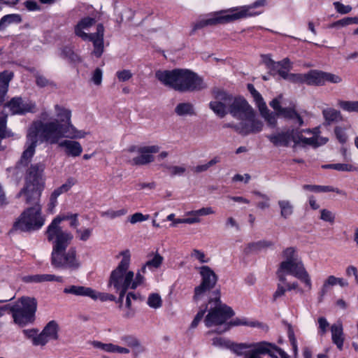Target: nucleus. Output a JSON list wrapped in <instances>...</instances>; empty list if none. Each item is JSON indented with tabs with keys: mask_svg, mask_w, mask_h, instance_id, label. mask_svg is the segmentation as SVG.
Instances as JSON below:
<instances>
[{
	"mask_svg": "<svg viewBox=\"0 0 358 358\" xmlns=\"http://www.w3.org/2000/svg\"><path fill=\"white\" fill-rule=\"evenodd\" d=\"M121 340L129 347L134 348L141 347L139 341L133 336H124L122 337Z\"/></svg>",
	"mask_w": 358,
	"mask_h": 358,
	"instance_id": "55",
	"label": "nucleus"
},
{
	"mask_svg": "<svg viewBox=\"0 0 358 358\" xmlns=\"http://www.w3.org/2000/svg\"><path fill=\"white\" fill-rule=\"evenodd\" d=\"M273 245V242L266 240L250 243L245 248V252L250 253L252 251H258L264 248L271 247Z\"/></svg>",
	"mask_w": 358,
	"mask_h": 358,
	"instance_id": "39",
	"label": "nucleus"
},
{
	"mask_svg": "<svg viewBox=\"0 0 358 358\" xmlns=\"http://www.w3.org/2000/svg\"><path fill=\"white\" fill-rule=\"evenodd\" d=\"M295 134L296 129H292L276 134L269 135L267 138L275 146L287 147L290 141L296 142L295 141Z\"/></svg>",
	"mask_w": 358,
	"mask_h": 358,
	"instance_id": "19",
	"label": "nucleus"
},
{
	"mask_svg": "<svg viewBox=\"0 0 358 358\" xmlns=\"http://www.w3.org/2000/svg\"><path fill=\"white\" fill-rule=\"evenodd\" d=\"M248 326L250 327H257L262 329L264 331H268V326L263 322L259 321H248L246 317H236L229 322L230 328L234 326Z\"/></svg>",
	"mask_w": 358,
	"mask_h": 358,
	"instance_id": "26",
	"label": "nucleus"
},
{
	"mask_svg": "<svg viewBox=\"0 0 358 358\" xmlns=\"http://www.w3.org/2000/svg\"><path fill=\"white\" fill-rule=\"evenodd\" d=\"M59 328L57 322L55 320L50 321L43 328L42 331L50 340H57L59 338Z\"/></svg>",
	"mask_w": 358,
	"mask_h": 358,
	"instance_id": "35",
	"label": "nucleus"
},
{
	"mask_svg": "<svg viewBox=\"0 0 358 358\" xmlns=\"http://www.w3.org/2000/svg\"><path fill=\"white\" fill-rule=\"evenodd\" d=\"M58 195L56 194V193H54L53 192L51 193L50 198H49V202L48 203V211L50 213H54L55 208L57 206V198Z\"/></svg>",
	"mask_w": 358,
	"mask_h": 358,
	"instance_id": "61",
	"label": "nucleus"
},
{
	"mask_svg": "<svg viewBox=\"0 0 358 358\" xmlns=\"http://www.w3.org/2000/svg\"><path fill=\"white\" fill-rule=\"evenodd\" d=\"M122 259L117 266L110 273L108 287H113L115 291L123 289H130V285L134 277V273L129 271L130 264V253L128 250L121 252Z\"/></svg>",
	"mask_w": 358,
	"mask_h": 358,
	"instance_id": "9",
	"label": "nucleus"
},
{
	"mask_svg": "<svg viewBox=\"0 0 358 358\" xmlns=\"http://www.w3.org/2000/svg\"><path fill=\"white\" fill-rule=\"evenodd\" d=\"M13 73L4 71L0 73V105L3 104L8 90L9 83L13 78Z\"/></svg>",
	"mask_w": 358,
	"mask_h": 358,
	"instance_id": "25",
	"label": "nucleus"
},
{
	"mask_svg": "<svg viewBox=\"0 0 358 358\" xmlns=\"http://www.w3.org/2000/svg\"><path fill=\"white\" fill-rule=\"evenodd\" d=\"M353 24H358V17H345L341 20L332 22L329 25V27L335 28L338 27H345Z\"/></svg>",
	"mask_w": 358,
	"mask_h": 358,
	"instance_id": "47",
	"label": "nucleus"
},
{
	"mask_svg": "<svg viewBox=\"0 0 358 358\" xmlns=\"http://www.w3.org/2000/svg\"><path fill=\"white\" fill-rule=\"evenodd\" d=\"M61 56L62 58L67 59L71 64L76 65L81 62L80 56L76 54L73 50L69 46L62 48Z\"/></svg>",
	"mask_w": 358,
	"mask_h": 358,
	"instance_id": "38",
	"label": "nucleus"
},
{
	"mask_svg": "<svg viewBox=\"0 0 358 358\" xmlns=\"http://www.w3.org/2000/svg\"><path fill=\"white\" fill-rule=\"evenodd\" d=\"M278 206L280 208V215L284 219H287L293 213V206L289 201L280 200Z\"/></svg>",
	"mask_w": 358,
	"mask_h": 358,
	"instance_id": "45",
	"label": "nucleus"
},
{
	"mask_svg": "<svg viewBox=\"0 0 358 358\" xmlns=\"http://www.w3.org/2000/svg\"><path fill=\"white\" fill-rule=\"evenodd\" d=\"M75 183L76 180L73 178H69L64 184L55 189L53 192L56 193L57 195L60 196L62 194L69 192Z\"/></svg>",
	"mask_w": 358,
	"mask_h": 358,
	"instance_id": "50",
	"label": "nucleus"
},
{
	"mask_svg": "<svg viewBox=\"0 0 358 358\" xmlns=\"http://www.w3.org/2000/svg\"><path fill=\"white\" fill-rule=\"evenodd\" d=\"M228 113L234 117L243 120L246 116H252L255 110L242 96L233 97L232 101L228 104Z\"/></svg>",
	"mask_w": 358,
	"mask_h": 358,
	"instance_id": "12",
	"label": "nucleus"
},
{
	"mask_svg": "<svg viewBox=\"0 0 358 358\" xmlns=\"http://www.w3.org/2000/svg\"><path fill=\"white\" fill-rule=\"evenodd\" d=\"M63 292L65 294H70L75 296L94 297L92 295L93 289L85 286L71 285L65 287Z\"/></svg>",
	"mask_w": 358,
	"mask_h": 358,
	"instance_id": "29",
	"label": "nucleus"
},
{
	"mask_svg": "<svg viewBox=\"0 0 358 358\" xmlns=\"http://www.w3.org/2000/svg\"><path fill=\"white\" fill-rule=\"evenodd\" d=\"M247 89L251 94L252 96L253 97L255 103H257L264 100L261 94L255 89V86L252 84L248 83L247 85Z\"/></svg>",
	"mask_w": 358,
	"mask_h": 358,
	"instance_id": "59",
	"label": "nucleus"
},
{
	"mask_svg": "<svg viewBox=\"0 0 358 358\" xmlns=\"http://www.w3.org/2000/svg\"><path fill=\"white\" fill-rule=\"evenodd\" d=\"M221 158L219 156H216L210 159L208 163L201 165H197L194 167V171L196 173H201L207 171L210 167L215 164L220 162Z\"/></svg>",
	"mask_w": 358,
	"mask_h": 358,
	"instance_id": "53",
	"label": "nucleus"
},
{
	"mask_svg": "<svg viewBox=\"0 0 358 358\" xmlns=\"http://www.w3.org/2000/svg\"><path fill=\"white\" fill-rule=\"evenodd\" d=\"M116 76L120 82H126L132 77V73L130 70L118 71L116 73Z\"/></svg>",
	"mask_w": 358,
	"mask_h": 358,
	"instance_id": "64",
	"label": "nucleus"
},
{
	"mask_svg": "<svg viewBox=\"0 0 358 358\" xmlns=\"http://www.w3.org/2000/svg\"><path fill=\"white\" fill-rule=\"evenodd\" d=\"M23 281L27 283L30 282H62V277L56 276L52 274H36L24 276L22 278Z\"/></svg>",
	"mask_w": 358,
	"mask_h": 358,
	"instance_id": "27",
	"label": "nucleus"
},
{
	"mask_svg": "<svg viewBox=\"0 0 358 358\" xmlns=\"http://www.w3.org/2000/svg\"><path fill=\"white\" fill-rule=\"evenodd\" d=\"M266 2V0H257L250 5L242 7L239 11L232 13L227 14L225 10L215 13L210 17L201 20L194 23L190 32V35L194 34L196 30L201 29L207 26L224 24L241 18L258 15L262 13V11H254L253 10L264 6Z\"/></svg>",
	"mask_w": 358,
	"mask_h": 358,
	"instance_id": "3",
	"label": "nucleus"
},
{
	"mask_svg": "<svg viewBox=\"0 0 358 358\" xmlns=\"http://www.w3.org/2000/svg\"><path fill=\"white\" fill-rule=\"evenodd\" d=\"M29 136L35 139L39 138L42 141L56 144L62 138H78L80 136L67 133L65 127L60 125L57 120L43 122L41 120L33 122L29 131Z\"/></svg>",
	"mask_w": 358,
	"mask_h": 358,
	"instance_id": "5",
	"label": "nucleus"
},
{
	"mask_svg": "<svg viewBox=\"0 0 358 358\" xmlns=\"http://www.w3.org/2000/svg\"><path fill=\"white\" fill-rule=\"evenodd\" d=\"M213 344L216 345H226L231 351H233L237 355H244L248 352L249 350H251L256 343H234L227 341L222 338H215L213 340Z\"/></svg>",
	"mask_w": 358,
	"mask_h": 358,
	"instance_id": "17",
	"label": "nucleus"
},
{
	"mask_svg": "<svg viewBox=\"0 0 358 358\" xmlns=\"http://www.w3.org/2000/svg\"><path fill=\"white\" fill-rule=\"evenodd\" d=\"M332 341L339 350H342L344 339L343 338V329L341 327L333 325L331 327Z\"/></svg>",
	"mask_w": 358,
	"mask_h": 358,
	"instance_id": "42",
	"label": "nucleus"
},
{
	"mask_svg": "<svg viewBox=\"0 0 358 358\" xmlns=\"http://www.w3.org/2000/svg\"><path fill=\"white\" fill-rule=\"evenodd\" d=\"M51 242L52 243V250L50 260L54 268L74 271L80 267L81 264L77 257L76 248L71 247L66 251L71 241L54 238Z\"/></svg>",
	"mask_w": 358,
	"mask_h": 358,
	"instance_id": "4",
	"label": "nucleus"
},
{
	"mask_svg": "<svg viewBox=\"0 0 358 358\" xmlns=\"http://www.w3.org/2000/svg\"><path fill=\"white\" fill-rule=\"evenodd\" d=\"M164 168L169 169L171 171V175L172 176H181L182 175L186 169L185 167L182 166H169L166 164L162 165Z\"/></svg>",
	"mask_w": 358,
	"mask_h": 358,
	"instance_id": "60",
	"label": "nucleus"
},
{
	"mask_svg": "<svg viewBox=\"0 0 358 358\" xmlns=\"http://www.w3.org/2000/svg\"><path fill=\"white\" fill-rule=\"evenodd\" d=\"M138 156L132 159L134 165H145L154 161L153 153H157L159 151L158 145L143 146L138 148Z\"/></svg>",
	"mask_w": 358,
	"mask_h": 358,
	"instance_id": "16",
	"label": "nucleus"
},
{
	"mask_svg": "<svg viewBox=\"0 0 358 358\" xmlns=\"http://www.w3.org/2000/svg\"><path fill=\"white\" fill-rule=\"evenodd\" d=\"M59 146L64 148V152L67 156L76 157L83 152L80 143L76 141L64 140L59 143Z\"/></svg>",
	"mask_w": 358,
	"mask_h": 358,
	"instance_id": "22",
	"label": "nucleus"
},
{
	"mask_svg": "<svg viewBox=\"0 0 358 358\" xmlns=\"http://www.w3.org/2000/svg\"><path fill=\"white\" fill-rule=\"evenodd\" d=\"M241 122L238 123V134L242 136H248L250 134H257L263 129V122L255 117V112L252 116H246L243 117Z\"/></svg>",
	"mask_w": 358,
	"mask_h": 358,
	"instance_id": "15",
	"label": "nucleus"
},
{
	"mask_svg": "<svg viewBox=\"0 0 358 358\" xmlns=\"http://www.w3.org/2000/svg\"><path fill=\"white\" fill-rule=\"evenodd\" d=\"M341 76L320 70H313L314 86H323L327 83L337 84L342 82Z\"/></svg>",
	"mask_w": 358,
	"mask_h": 358,
	"instance_id": "20",
	"label": "nucleus"
},
{
	"mask_svg": "<svg viewBox=\"0 0 358 358\" xmlns=\"http://www.w3.org/2000/svg\"><path fill=\"white\" fill-rule=\"evenodd\" d=\"M322 115L327 124L338 122L341 120V112L332 108H328L322 110Z\"/></svg>",
	"mask_w": 358,
	"mask_h": 358,
	"instance_id": "37",
	"label": "nucleus"
},
{
	"mask_svg": "<svg viewBox=\"0 0 358 358\" xmlns=\"http://www.w3.org/2000/svg\"><path fill=\"white\" fill-rule=\"evenodd\" d=\"M78 214L68 213L66 215H58L55 217L47 227L45 235L48 241H52L54 238H62L72 241L73 236L71 232L63 231L59 226L64 220L70 221V227L76 228L79 225Z\"/></svg>",
	"mask_w": 358,
	"mask_h": 358,
	"instance_id": "11",
	"label": "nucleus"
},
{
	"mask_svg": "<svg viewBox=\"0 0 358 358\" xmlns=\"http://www.w3.org/2000/svg\"><path fill=\"white\" fill-rule=\"evenodd\" d=\"M203 303L199 306V310L195 315L194 320L191 323L192 328H196L200 321L203 319L205 313L208 311V304H206V301H203Z\"/></svg>",
	"mask_w": 358,
	"mask_h": 358,
	"instance_id": "48",
	"label": "nucleus"
},
{
	"mask_svg": "<svg viewBox=\"0 0 358 358\" xmlns=\"http://www.w3.org/2000/svg\"><path fill=\"white\" fill-rule=\"evenodd\" d=\"M338 106L345 111L358 113V101H339Z\"/></svg>",
	"mask_w": 358,
	"mask_h": 358,
	"instance_id": "49",
	"label": "nucleus"
},
{
	"mask_svg": "<svg viewBox=\"0 0 358 358\" xmlns=\"http://www.w3.org/2000/svg\"><path fill=\"white\" fill-rule=\"evenodd\" d=\"M320 219L325 221L329 222L330 223H334L335 220V215L334 214L327 209H322L320 211Z\"/></svg>",
	"mask_w": 358,
	"mask_h": 358,
	"instance_id": "62",
	"label": "nucleus"
},
{
	"mask_svg": "<svg viewBox=\"0 0 358 358\" xmlns=\"http://www.w3.org/2000/svg\"><path fill=\"white\" fill-rule=\"evenodd\" d=\"M212 92L217 101H222L226 104H229L234 97L231 94L218 88L213 89Z\"/></svg>",
	"mask_w": 358,
	"mask_h": 358,
	"instance_id": "43",
	"label": "nucleus"
},
{
	"mask_svg": "<svg viewBox=\"0 0 358 358\" xmlns=\"http://www.w3.org/2000/svg\"><path fill=\"white\" fill-rule=\"evenodd\" d=\"M268 346L270 345V343L262 341L256 343L251 350H249L245 354V358H262L261 355H267L270 353Z\"/></svg>",
	"mask_w": 358,
	"mask_h": 358,
	"instance_id": "28",
	"label": "nucleus"
},
{
	"mask_svg": "<svg viewBox=\"0 0 358 358\" xmlns=\"http://www.w3.org/2000/svg\"><path fill=\"white\" fill-rule=\"evenodd\" d=\"M92 295L94 297H90L94 300L99 299L101 301H115L116 296L112 294L105 293V292H99L93 289Z\"/></svg>",
	"mask_w": 358,
	"mask_h": 358,
	"instance_id": "54",
	"label": "nucleus"
},
{
	"mask_svg": "<svg viewBox=\"0 0 358 358\" xmlns=\"http://www.w3.org/2000/svg\"><path fill=\"white\" fill-rule=\"evenodd\" d=\"M175 112L178 115H194L193 105L190 103H180L177 105Z\"/></svg>",
	"mask_w": 358,
	"mask_h": 358,
	"instance_id": "46",
	"label": "nucleus"
},
{
	"mask_svg": "<svg viewBox=\"0 0 358 358\" xmlns=\"http://www.w3.org/2000/svg\"><path fill=\"white\" fill-rule=\"evenodd\" d=\"M44 169L45 165L42 163L31 164L25 172L24 186L17 193V198L24 196L25 203L41 201L45 189Z\"/></svg>",
	"mask_w": 358,
	"mask_h": 358,
	"instance_id": "2",
	"label": "nucleus"
},
{
	"mask_svg": "<svg viewBox=\"0 0 358 358\" xmlns=\"http://www.w3.org/2000/svg\"><path fill=\"white\" fill-rule=\"evenodd\" d=\"M201 277V282L199 285L194 287L193 301L199 303L201 301H206L209 296H213V290L215 287L218 277L208 266H202L199 271Z\"/></svg>",
	"mask_w": 358,
	"mask_h": 358,
	"instance_id": "10",
	"label": "nucleus"
},
{
	"mask_svg": "<svg viewBox=\"0 0 358 358\" xmlns=\"http://www.w3.org/2000/svg\"><path fill=\"white\" fill-rule=\"evenodd\" d=\"M7 120L8 115L3 111L0 112V151L4 150L1 141L13 136V132L7 129Z\"/></svg>",
	"mask_w": 358,
	"mask_h": 358,
	"instance_id": "32",
	"label": "nucleus"
},
{
	"mask_svg": "<svg viewBox=\"0 0 358 358\" xmlns=\"http://www.w3.org/2000/svg\"><path fill=\"white\" fill-rule=\"evenodd\" d=\"M296 266H294L292 274L303 282L308 287H311V280L309 277L308 272L306 271L303 265L301 263H297L295 262Z\"/></svg>",
	"mask_w": 358,
	"mask_h": 358,
	"instance_id": "31",
	"label": "nucleus"
},
{
	"mask_svg": "<svg viewBox=\"0 0 358 358\" xmlns=\"http://www.w3.org/2000/svg\"><path fill=\"white\" fill-rule=\"evenodd\" d=\"M33 206L26 208L14 222L12 231L29 232L40 229L44 224L45 219L41 216L40 201L26 203Z\"/></svg>",
	"mask_w": 358,
	"mask_h": 358,
	"instance_id": "8",
	"label": "nucleus"
},
{
	"mask_svg": "<svg viewBox=\"0 0 358 358\" xmlns=\"http://www.w3.org/2000/svg\"><path fill=\"white\" fill-rule=\"evenodd\" d=\"M21 15L17 13L8 14L3 16L0 20V31L3 30L6 27L10 24H19L22 22Z\"/></svg>",
	"mask_w": 358,
	"mask_h": 358,
	"instance_id": "36",
	"label": "nucleus"
},
{
	"mask_svg": "<svg viewBox=\"0 0 358 358\" xmlns=\"http://www.w3.org/2000/svg\"><path fill=\"white\" fill-rule=\"evenodd\" d=\"M148 305L152 308L157 309L162 306V301L159 294L152 293L149 295L147 301Z\"/></svg>",
	"mask_w": 358,
	"mask_h": 358,
	"instance_id": "52",
	"label": "nucleus"
},
{
	"mask_svg": "<svg viewBox=\"0 0 358 358\" xmlns=\"http://www.w3.org/2000/svg\"><path fill=\"white\" fill-rule=\"evenodd\" d=\"M287 80L294 84H306L308 85H314L313 70H310L306 73H289Z\"/></svg>",
	"mask_w": 358,
	"mask_h": 358,
	"instance_id": "23",
	"label": "nucleus"
},
{
	"mask_svg": "<svg viewBox=\"0 0 358 358\" xmlns=\"http://www.w3.org/2000/svg\"><path fill=\"white\" fill-rule=\"evenodd\" d=\"M213 296H209L206 301L208 306H210L208 310V313L204 319V323L207 327L227 324V321L235 315L230 306L222 303L219 289H216L213 292Z\"/></svg>",
	"mask_w": 358,
	"mask_h": 358,
	"instance_id": "6",
	"label": "nucleus"
},
{
	"mask_svg": "<svg viewBox=\"0 0 358 358\" xmlns=\"http://www.w3.org/2000/svg\"><path fill=\"white\" fill-rule=\"evenodd\" d=\"M209 107L220 118H223L228 113L226 103L222 101H212L209 103Z\"/></svg>",
	"mask_w": 358,
	"mask_h": 358,
	"instance_id": "41",
	"label": "nucleus"
},
{
	"mask_svg": "<svg viewBox=\"0 0 358 358\" xmlns=\"http://www.w3.org/2000/svg\"><path fill=\"white\" fill-rule=\"evenodd\" d=\"M103 36L104 27L101 23H99L96 25V32L93 33V36L87 40L92 42L94 46L92 54L96 58H100L103 52Z\"/></svg>",
	"mask_w": 358,
	"mask_h": 358,
	"instance_id": "18",
	"label": "nucleus"
},
{
	"mask_svg": "<svg viewBox=\"0 0 358 358\" xmlns=\"http://www.w3.org/2000/svg\"><path fill=\"white\" fill-rule=\"evenodd\" d=\"M162 262L163 257L159 253L157 252L152 259L148 260L145 263V266H147L148 267H154L155 268H157L162 265Z\"/></svg>",
	"mask_w": 358,
	"mask_h": 358,
	"instance_id": "56",
	"label": "nucleus"
},
{
	"mask_svg": "<svg viewBox=\"0 0 358 358\" xmlns=\"http://www.w3.org/2000/svg\"><path fill=\"white\" fill-rule=\"evenodd\" d=\"M49 338L41 331L39 334L34 338V345H45L49 341Z\"/></svg>",
	"mask_w": 358,
	"mask_h": 358,
	"instance_id": "63",
	"label": "nucleus"
},
{
	"mask_svg": "<svg viewBox=\"0 0 358 358\" xmlns=\"http://www.w3.org/2000/svg\"><path fill=\"white\" fill-rule=\"evenodd\" d=\"M294 266H296L295 261H283L280 264L278 271H286L287 273L292 274Z\"/></svg>",
	"mask_w": 358,
	"mask_h": 358,
	"instance_id": "58",
	"label": "nucleus"
},
{
	"mask_svg": "<svg viewBox=\"0 0 358 358\" xmlns=\"http://www.w3.org/2000/svg\"><path fill=\"white\" fill-rule=\"evenodd\" d=\"M27 138L30 141V143L27 146V148L23 151L21 158L19 161V163L23 165L24 166H28L31 159L35 154L36 148L38 143V139H35L32 136H29V134L27 135Z\"/></svg>",
	"mask_w": 358,
	"mask_h": 358,
	"instance_id": "24",
	"label": "nucleus"
},
{
	"mask_svg": "<svg viewBox=\"0 0 358 358\" xmlns=\"http://www.w3.org/2000/svg\"><path fill=\"white\" fill-rule=\"evenodd\" d=\"M296 266H294L292 274L303 282L308 287H311V280L309 277L308 272L306 271L303 265L301 263H297L295 262Z\"/></svg>",
	"mask_w": 358,
	"mask_h": 358,
	"instance_id": "30",
	"label": "nucleus"
},
{
	"mask_svg": "<svg viewBox=\"0 0 358 358\" xmlns=\"http://www.w3.org/2000/svg\"><path fill=\"white\" fill-rule=\"evenodd\" d=\"M37 305V300L34 297L22 296L14 304H7V307L14 322L24 327L35 321Z\"/></svg>",
	"mask_w": 358,
	"mask_h": 358,
	"instance_id": "7",
	"label": "nucleus"
},
{
	"mask_svg": "<svg viewBox=\"0 0 358 358\" xmlns=\"http://www.w3.org/2000/svg\"><path fill=\"white\" fill-rule=\"evenodd\" d=\"M95 23L96 20L94 17L87 16L82 18L75 26V34L77 36L81 38L83 41H87L90 37L93 36V33L87 34L85 33L83 30L88 29Z\"/></svg>",
	"mask_w": 358,
	"mask_h": 358,
	"instance_id": "21",
	"label": "nucleus"
},
{
	"mask_svg": "<svg viewBox=\"0 0 358 358\" xmlns=\"http://www.w3.org/2000/svg\"><path fill=\"white\" fill-rule=\"evenodd\" d=\"M280 116L283 117L286 120H296L299 127L303 124V120L300 114L292 107H284Z\"/></svg>",
	"mask_w": 358,
	"mask_h": 358,
	"instance_id": "33",
	"label": "nucleus"
},
{
	"mask_svg": "<svg viewBox=\"0 0 358 358\" xmlns=\"http://www.w3.org/2000/svg\"><path fill=\"white\" fill-rule=\"evenodd\" d=\"M303 132L307 133L308 134H312V131L310 129H303L301 131H299L298 129H296V134H295V144H299L301 142L310 145H317V139L316 137H311V138H306L304 137L302 134Z\"/></svg>",
	"mask_w": 358,
	"mask_h": 358,
	"instance_id": "34",
	"label": "nucleus"
},
{
	"mask_svg": "<svg viewBox=\"0 0 358 358\" xmlns=\"http://www.w3.org/2000/svg\"><path fill=\"white\" fill-rule=\"evenodd\" d=\"M334 134L339 143H341V144H344L346 143L348 140V136L343 128L338 126L334 128Z\"/></svg>",
	"mask_w": 358,
	"mask_h": 358,
	"instance_id": "57",
	"label": "nucleus"
},
{
	"mask_svg": "<svg viewBox=\"0 0 358 358\" xmlns=\"http://www.w3.org/2000/svg\"><path fill=\"white\" fill-rule=\"evenodd\" d=\"M271 346H268V350H270V353H267L269 356L273 358H278V355L280 357V358H289V356L280 348L278 347L275 344H272L270 343Z\"/></svg>",
	"mask_w": 358,
	"mask_h": 358,
	"instance_id": "51",
	"label": "nucleus"
},
{
	"mask_svg": "<svg viewBox=\"0 0 358 358\" xmlns=\"http://www.w3.org/2000/svg\"><path fill=\"white\" fill-rule=\"evenodd\" d=\"M55 110L58 117V120H57L60 125H62L64 127H65L68 134L71 133L72 135L80 136V137H78V138L85 137V133L84 131L77 130L76 128L72 124L71 121V112L70 110L66 109L62 106H59V105H56Z\"/></svg>",
	"mask_w": 358,
	"mask_h": 358,
	"instance_id": "14",
	"label": "nucleus"
},
{
	"mask_svg": "<svg viewBox=\"0 0 358 358\" xmlns=\"http://www.w3.org/2000/svg\"><path fill=\"white\" fill-rule=\"evenodd\" d=\"M13 115H23L28 113H34L36 110L35 103L31 101H24L21 96L13 97L6 104Z\"/></svg>",
	"mask_w": 358,
	"mask_h": 358,
	"instance_id": "13",
	"label": "nucleus"
},
{
	"mask_svg": "<svg viewBox=\"0 0 358 358\" xmlns=\"http://www.w3.org/2000/svg\"><path fill=\"white\" fill-rule=\"evenodd\" d=\"M155 78L164 85L179 92H198L207 87L203 78L187 69L157 71Z\"/></svg>",
	"mask_w": 358,
	"mask_h": 358,
	"instance_id": "1",
	"label": "nucleus"
},
{
	"mask_svg": "<svg viewBox=\"0 0 358 358\" xmlns=\"http://www.w3.org/2000/svg\"><path fill=\"white\" fill-rule=\"evenodd\" d=\"M262 57L263 62L268 69V73L272 76H276L279 66L281 65L280 61L275 62L268 55H263Z\"/></svg>",
	"mask_w": 358,
	"mask_h": 358,
	"instance_id": "40",
	"label": "nucleus"
},
{
	"mask_svg": "<svg viewBox=\"0 0 358 358\" xmlns=\"http://www.w3.org/2000/svg\"><path fill=\"white\" fill-rule=\"evenodd\" d=\"M280 66H279L277 75H279L282 78L286 80L289 74V71L292 69V66L289 58H284L280 61Z\"/></svg>",
	"mask_w": 358,
	"mask_h": 358,
	"instance_id": "44",
	"label": "nucleus"
}]
</instances>
